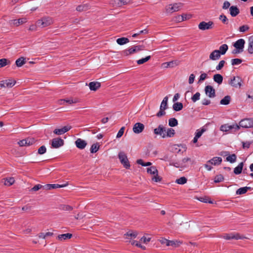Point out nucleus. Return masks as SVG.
<instances>
[{
    "mask_svg": "<svg viewBox=\"0 0 253 253\" xmlns=\"http://www.w3.org/2000/svg\"><path fill=\"white\" fill-rule=\"evenodd\" d=\"M118 158L120 161L121 163L123 165L124 168H125L126 169H129L130 166L129 162L126 155L124 152H120L118 154Z\"/></svg>",
    "mask_w": 253,
    "mask_h": 253,
    "instance_id": "1",
    "label": "nucleus"
},
{
    "mask_svg": "<svg viewBox=\"0 0 253 253\" xmlns=\"http://www.w3.org/2000/svg\"><path fill=\"white\" fill-rule=\"evenodd\" d=\"M52 23L51 18L49 17H44L40 19L37 22V25L39 27L44 28L49 26Z\"/></svg>",
    "mask_w": 253,
    "mask_h": 253,
    "instance_id": "2",
    "label": "nucleus"
},
{
    "mask_svg": "<svg viewBox=\"0 0 253 253\" xmlns=\"http://www.w3.org/2000/svg\"><path fill=\"white\" fill-rule=\"evenodd\" d=\"M240 127L243 128H251L253 127V118H245L241 120L239 122Z\"/></svg>",
    "mask_w": 253,
    "mask_h": 253,
    "instance_id": "3",
    "label": "nucleus"
},
{
    "mask_svg": "<svg viewBox=\"0 0 253 253\" xmlns=\"http://www.w3.org/2000/svg\"><path fill=\"white\" fill-rule=\"evenodd\" d=\"M242 80L239 76H234L228 81V84L235 88H240L241 86Z\"/></svg>",
    "mask_w": 253,
    "mask_h": 253,
    "instance_id": "4",
    "label": "nucleus"
},
{
    "mask_svg": "<svg viewBox=\"0 0 253 253\" xmlns=\"http://www.w3.org/2000/svg\"><path fill=\"white\" fill-rule=\"evenodd\" d=\"M214 23L212 21H210L208 22L202 21L198 25V28L201 30H207L212 29Z\"/></svg>",
    "mask_w": 253,
    "mask_h": 253,
    "instance_id": "5",
    "label": "nucleus"
},
{
    "mask_svg": "<svg viewBox=\"0 0 253 253\" xmlns=\"http://www.w3.org/2000/svg\"><path fill=\"white\" fill-rule=\"evenodd\" d=\"M64 140L60 137L55 138L51 140L50 144L51 148H58L64 145Z\"/></svg>",
    "mask_w": 253,
    "mask_h": 253,
    "instance_id": "6",
    "label": "nucleus"
},
{
    "mask_svg": "<svg viewBox=\"0 0 253 253\" xmlns=\"http://www.w3.org/2000/svg\"><path fill=\"white\" fill-rule=\"evenodd\" d=\"M144 48V45H136L134 47L129 48L128 50H126L124 51V54L126 55H128L129 54H133L136 52L143 50Z\"/></svg>",
    "mask_w": 253,
    "mask_h": 253,
    "instance_id": "7",
    "label": "nucleus"
},
{
    "mask_svg": "<svg viewBox=\"0 0 253 253\" xmlns=\"http://www.w3.org/2000/svg\"><path fill=\"white\" fill-rule=\"evenodd\" d=\"M205 92L206 94L210 98H213L215 96V90L212 86L210 85H208L205 87Z\"/></svg>",
    "mask_w": 253,
    "mask_h": 253,
    "instance_id": "8",
    "label": "nucleus"
},
{
    "mask_svg": "<svg viewBox=\"0 0 253 253\" xmlns=\"http://www.w3.org/2000/svg\"><path fill=\"white\" fill-rule=\"evenodd\" d=\"M166 132L165 127L162 125H160L158 127L154 129V133L156 135H160L162 138L166 137V134L164 133Z\"/></svg>",
    "mask_w": 253,
    "mask_h": 253,
    "instance_id": "9",
    "label": "nucleus"
},
{
    "mask_svg": "<svg viewBox=\"0 0 253 253\" xmlns=\"http://www.w3.org/2000/svg\"><path fill=\"white\" fill-rule=\"evenodd\" d=\"M238 130L239 129V126L237 124L233 125H228V124H224L221 126L220 130L222 131L227 132L232 129Z\"/></svg>",
    "mask_w": 253,
    "mask_h": 253,
    "instance_id": "10",
    "label": "nucleus"
},
{
    "mask_svg": "<svg viewBox=\"0 0 253 253\" xmlns=\"http://www.w3.org/2000/svg\"><path fill=\"white\" fill-rule=\"evenodd\" d=\"M67 185V183L64 184H47L43 186V189L45 190H51L53 189L64 187H66Z\"/></svg>",
    "mask_w": 253,
    "mask_h": 253,
    "instance_id": "11",
    "label": "nucleus"
},
{
    "mask_svg": "<svg viewBox=\"0 0 253 253\" xmlns=\"http://www.w3.org/2000/svg\"><path fill=\"white\" fill-rule=\"evenodd\" d=\"M144 127V125L143 124L136 123L134 125L132 130L134 133L139 134L143 131Z\"/></svg>",
    "mask_w": 253,
    "mask_h": 253,
    "instance_id": "12",
    "label": "nucleus"
},
{
    "mask_svg": "<svg viewBox=\"0 0 253 253\" xmlns=\"http://www.w3.org/2000/svg\"><path fill=\"white\" fill-rule=\"evenodd\" d=\"M245 44V40L243 39H240L234 43L233 46L235 48L238 49L239 50L243 52Z\"/></svg>",
    "mask_w": 253,
    "mask_h": 253,
    "instance_id": "13",
    "label": "nucleus"
},
{
    "mask_svg": "<svg viewBox=\"0 0 253 253\" xmlns=\"http://www.w3.org/2000/svg\"><path fill=\"white\" fill-rule=\"evenodd\" d=\"M223 238L226 240H231V239H242L245 238L244 237L241 236L239 233H236L235 234L231 233V234H226L223 236Z\"/></svg>",
    "mask_w": 253,
    "mask_h": 253,
    "instance_id": "14",
    "label": "nucleus"
},
{
    "mask_svg": "<svg viewBox=\"0 0 253 253\" xmlns=\"http://www.w3.org/2000/svg\"><path fill=\"white\" fill-rule=\"evenodd\" d=\"M71 127V126H65L61 128H56L54 130L53 133L56 135H61L68 131Z\"/></svg>",
    "mask_w": 253,
    "mask_h": 253,
    "instance_id": "15",
    "label": "nucleus"
},
{
    "mask_svg": "<svg viewBox=\"0 0 253 253\" xmlns=\"http://www.w3.org/2000/svg\"><path fill=\"white\" fill-rule=\"evenodd\" d=\"M75 144L79 149H83L87 145V142L81 138H78L75 141Z\"/></svg>",
    "mask_w": 253,
    "mask_h": 253,
    "instance_id": "16",
    "label": "nucleus"
},
{
    "mask_svg": "<svg viewBox=\"0 0 253 253\" xmlns=\"http://www.w3.org/2000/svg\"><path fill=\"white\" fill-rule=\"evenodd\" d=\"M230 14L232 17H236L240 13V9L237 6L232 5L229 7Z\"/></svg>",
    "mask_w": 253,
    "mask_h": 253,
    "instance_id": "17",
    "label": "nucleus"
},
{
    "mask_svg": "<svg viewBox=\"0 0 253 253\" xmlns=\"http://www.w3.org/2000/svg\"><path fill=\"white\" fill-rule=\"evenodd\" d=\"M221 54L218 50H214L211 53L209 56L210 59L216 60L220 58Z\"/></svg>",
    "mask_w": 253,
    "mask_h": 253,
    "instance_id": "18",
    "label": "nucleus"
},
{
    "mask_svg": "<svg viewBox=\"0 0 253 253\" xmlns=\"http://www.w3.org/2000/svg\"><path fill=\"white\" fill-rule=\"evenodd\" d=\"M222 159L221 157H215L212 159L209 160L207 162V163H210L211 165H213L214 166L219 165L222 162Z\"/></svg>",
    "mask_w": 253,
    "mask_h": 253,
    "instance_id": "19",
    "label": "nucleus"
},
{
    "mask_svg": "<svg viewBox=\"0 0 253 253\" xmlns=\"http://www.w3.org/2000/svg\"><path fill=\"white\" fill-rule=\"evenodd\" d=\"M89 89L92 91H96L101 86V83L98 82H91L89 83Z\"/></svg>",
    "mask_w": 253,
    "mask_h": 253,
    "instance_id": "20",
    "label": "nucleus"
},
{
    "mask_svg": "<svg viewBox=\"0 0 253 253\" xmlns=\"http://www.w3.org/2000/svg\"><path fill=\"white\" fill-rule=\"evenodd\" d=\"M247 50L249 54H253V35L249 37Z\"/></svg>",
    "mask_w": 253,
    "mask_h": 253,
    "instance_id": "21",
    "label": "nucleus"
},
{
    "mask_svg": "<svg viewBox=\"0 0 253 253\" xmlns=\"http://www.w3.org/2000/svg\"><path fill=\"white\" fill-rule=\"evenodd\" d=\"M213 80L214 82L219 85L222 83L223 78L221 75L219 74H216L213 75Z\"/></svg>",
    "mask_w": 253,
    "mask_h": 253,
    "instance_id": "22",
    "label": "nucleus"
},
{
    "mask_svg": "<svg viewBox=\"0 0 253 253\" xmlns=\"http://www.w3.org/2000/svg\"><path fill=\"white\" fill-rule=\"evenodd\" d=\"M89 8H90L89 4L88 3H85V4H83L78 5L76 8V10L78 11L82 12V11L87 10L88 9H89Z\"/></svg>",
    "mask_w": 253,
    "mask_h": 253,
    "instance_id": "23",
    "label": "nucleus"
},
{
    "mask_svg": "<svg viewBox=\"0 0 253 253\" xmlns=\"http://www.w3.org/2000/svg\"><path fill=\"white\" fill-rule=\"evenodd\" d=\"M243 166H244V163L241 162L240 163L238 166H237L236 168L234 169V173L238 175L242 173V170L243 169Z\"/></svg>",
    "mask_w": 253,
    "mask_h": 253,
    "instance_id": "24",
    "label": "nucleus"
},
{
    "mask_svg": "<svg viewBox=\"0 0 253 253\" xmlns=\"http://www.w3.org/2000/svg\"><path fill=\"white\" fill-rule=\"evenodd\" d=\"M59 208L60 210L67 212H70L73 210V207L65 204L60 205Z\"/></svg>",
    "mask_w": 253,
    "mask_h": 253,
    "instance_id": "25",
    "label": "nucleus"
},
{
    "mask_svg": "<svg viewBox=\"0 0 253 253\" xmlns=\"http://www.w3.org/2000/svg\"><path fill=\"white\" fill-rule=\"evenodd\" d=\"M5 87L10 88L16 84V81L13 79H7L4 80Z\"/></svg>",
    "mask_w": 253,
    "mask_h": 253,
    "instance_id": "26",
    "label": "nucleus"
},
{
    "mask_svg": "<svg viewBox=\"0 0 253 253\" xmlns=\"http://www.w3.org/2000/svg\"><path fill=\"white\" fill-rule=\"evenodd\" d=\"M73 235L71 233H66L59 235L57 236V239L60 241L65 240L66 239H71Z\"/></svg>",
    "mask_w": 253,
    "mask_h": 253,
    "instance_id": "27",
    "label": "nucleus"
},
{
    "mask_svg": "<svg viewBox=\"0 0 253 253\" xmlns=\"http://www.w3.org/2000/svg\"><path fill=\"white\" fill-rule=\"evenodd\" d=\"M27 22V19L26 18H19L18 19H15L13 21V23L16 26H18L21 24H22Z\"/></svg>",
    "mask_w": 253,
    "mask_h": 253,
    "instance_id": "28",
    "label": "nucleus"
},
{
    "mask_svg": "<svg viewBox=\"0 0 253 253\" xmlns=\"http://www.w3.org/2000/svg\"><path fill=\"white\" fill-rule=\"evenodd\" d=\"M183 107V104L181 102L174 103L172 106L173 109L176 112L181 110Z\"/></svg>",
    "mask_w": 253,
    "mask_h": 253,
    "instance_id": "29",
    "label": "nucleus"
},
{
    "mask_svg": "<svg viewBox=\"0 0 253 253\" xmlns=\"http://www.w3.org/2000/svg\"><path fill=\"white\" fill-rule=\"evenodd\" d=\"M166 242L167 243V246H172L175 247L179 246V245L181 243L180 242L172 240H166Z\"/></svg>",
    "mask_w": 253,
    "mask_h": 253,
    "instance_id": "30",
    "label": "nucleus"
},
{
    "mask_svg": "<svg viewBox=\"0 0 253 253\" xmlns=\"http://www.w3.org/2000/svg\"><path fill=\"white\" fill-rule=\"evenodd\" d=\"M230 101L231 97L229 95H227L220 100V103L221 105H227L230 103Z\"/></svg>",
    "mask_w": 253,
    "mask_h": 253,
    "instance_id": "31",
    "label": "nucleus"
},
{
    "mask_svg": "<svg viewBox=\"0 0 253 253\" xmlns=\"http://www.w3.org/2000/svg\"><path fill=\"white\" fill-rule=\"evenodd\" d=\"M25 60V58L21 57L16 60L15 64L18 67H21L26 63Z\"/></svg>",
    "mask_w": 253,
    "mask_h": 253,
    "instance_id": "32",
    "label": "nucleus"
},
{
    "mask_svg": "<svg viewBox=\"0 0 253 253\" xmlns=\"http://www.w3.org/2000/svg\"><path fill=\"white\" fill-rule=\"evenodd\" d=\"M228 49V46L226 44H223L219 47L218 50L221 55H224Z\"/></svg>",
    "mask_w": 253,
    "mask_h": 253,
    "instance_id": "33",
    "label": "nucleus"
},
{
    "mask_svg": "<svg viewBox=\"0 0 253 253\" xmlns=\"http://www.w3.org/2000/svg\"><path fill=\"white\" fill-rule=\"evenodd\" d=\"M129 42V40L127 38L122 37L117 40V42L119 45H124Z\"/></svg>",
    "mask_w": 253,
    "mask_h": 253,
    "instance_id": "34",
    "label": "nucleus"
},
{
    "mask_svg": "<svg viewBox=\"0 0 253 253\" xmlns=\"http://www.w3.org/2000/svg\"><path fill=\"white\" fill-rule=\"evenodd\" d=\"M237 160V156L235 154H232L231 155H229L226 157V160L227 162H230V163H234Z\"/></svg>",
    "mask_w": 253,
    "mask_h": 253,
    "instance_id": "35",
    "label": "nucleus"
},
{
    "mask_svg": "<svg viewBox=\"0 0 253 253\" xmlns=\"http://www.w3.org/2000/svg\"><path fill=\"white\" fill-rule=\"evenodd\" d=\"M147 171L148 173L155 175L156 173H158V171L155 166H152L147 169Z\"/></svg>",
    "mask_w": 253,
    "mask_h": 253,
    "instance_id": "36",
    "label": "nucleus"
},
{
    "mask_svg": "<svg viewBox=\"0 0 253 253\" xmlns=\"http://www.w3.org/2000/svg\"><path fill=\"white\" fill-rule=\"evenodd\" d=\"M130 0H116L115 2L117 3L118 6H122L128 4Z\"/></svg>",
    "mask_w": 253,
    "mask_h": 253,
    "instance_id": "37",
    "label": "nucleus"
},
{
    "mask_svg": "<svg viewBox=\"0 0 253 253\" xmlns=\"http://www.w3.org/2000/svg\"><path fill=\"white\" fill-rule=\"evenodd\" d=\"M15 180L13 177H8L4 179V184L7 186H10L14 183Z\"/></svg>",
    "mask_w": 253,
    "mask_h": 253,
    "instance_id": "38",
    "label": "nucleus"
},
{
    "mask_svg": "<svg viewBox=\"0 0 253 253\" xmlns=\"http://www.w3.org/2000/svg\"><path fill=\"white\" fill-rule=\"evenodd\" d=\"M178 125L177 120L174 118H170L169 120V125L171 127H174Z\"/></svg>",
    "mask_w": 253,
    "mask_h": 253,
    "instance_id": "39",
    "label": "nucleus"
},
{
    "mask_svg": "<svg viewBox=\"0 0 253 253\" xmlns=\"http://www.w3.org/2000/svg\"><path fill=\"white\" fill-rule=\"evenodd\" d=\"M99 148V145L98 143L93 144L90 147V153H96Z\"/></svg>",
    "mask_w": 253,
    "mask_h": 253,
    "instance_id": "40",
    "label": "nucleus"
},
{
    "mask_svg": "<svg viewBox=\"0 0 253 253\" xmlns=\"http://www.w3.org/2000/svg\"><path fill=\"white\" fill-rule=\"evenodd\" d=\"M182 165H183V167H186L187 166V165L186 164L187 163H190L191 164L193 163L192 161L191 160V158H184L182 159L181 162Z\"/></svg>",
    "mask_w": 253,
    "mask_h": 253,
    "instance_id": "41",
    "label": "nucleus"
},
{
    "mask_svg": "<svg viewBox=\"0 0 253 253\" xmlns=\"http://www.w3.org/2000/svg\"><path fill=\"white\" fill-rule=\"evenodd\" d=\"M166 133H167V134H166V137H172L175 134V131L173 128H169L167 129Z\"/></svg>",
    "mask_w": 253,
    "mask_h": 253,
    "instance_id": "42",
    "label": "nucleus"
},
{
    "mask_svg": "<svg viewBox=\"0 0 253 253\" xmlns=\"http://www.w3.org/2000/svg\"><path fill=\"white\" fill-rule=\"evenodd\" d=\"M151 59V56H147L145 58H142L140 59H139L137 61V63L138 65L142 64L146 62H147L149 60Z\"/></svg>",
    "mask_w": 253,
    "mask_h": 253,
    "instance_id": "43",
    "label": "nucleus"
},
{
    "mask_svg": "<svg viewBox=\"0 0 253 253\" xmlns=\"http://www.w3.org/2000/svg\"><path fill=\"white\" fill-rule=\"evenodd\" d=\"M224 180V177L222 174H218L216 175L214 178L215 183H219Z\"/></svg>",
    "mask_w": 253,
    "mask_h": 253,
    "instance_id": "44",
    "label": "nucleus"
},
{
    "mask_svg": "<svg viewBox=\"0 0 253 253\" xmlns=\"http://www.w3.org/2000/svg\"><path fill=\"white\" fill-rule=\"evenodd\" d=\"M168 97L167 96L163 99L161 103L160 108H163V107H164L165 109H167L168 108Z\"/></svg>",
    "mask_w": 253,
    "mask_h": 253,
    "instance_id": "45",
    "label": "nucleus"
},
{
    "mask_svg": "<svg viewBox=\"0 0 253 253\" xmlns=\"http://www.w3.org/2000/svg\"><path fill=\"white\" fill-rule=\"evenodd\" d=\"M187 179L186 177L183 176L176 180V182L179 184H184L187 182Z\"/></svg>",
    "mask_w": 253,
    "mask_h": 253,
    "instance_id": "46",
    "label": "nucleus"
},
{
    "mask_svg": "<svg viewBox=\"0 0 253 253\" xmlns=\"http://www.w3.org/2000/svg\"><path fill=\"white\" fill-rule=\"evenodd\" d=\"M26 139V146H30L36 142V140L33 137H28Z\"/></svg>",
    "mask_w": 253,
    "mask_h": 253,
    "instance_id": "47",
    "label": "nucleus"
},
{
    "mask_svg": "<svg viewBox=\"0 0 253 253\" xmlns=\"http://www.w3.org/2000/svg\"><path fill=\"white\" fill-rule=\"evenodd\" d=\"M219 19L222 21L224 24H228V20L226 16L224 14H221L219 16Z\"/></svg>",
    "mask_w": 253,
    "mask_h": 253,
    "instance_id": "48",
    "label": "nucleus"
},
{
    "mask_svg": "<svg viewBox=\"0 0 253 253\" xmlns=\"http://www.w3.org/2000/svg\"><path fill=\"white\" fill-rule=\"evenodd\" d=\"M242 62V60L239 58H234L231 60V64L233 66L241 64Z\"/></svg>",
    "mask_w": 253,
    "mask_h": 253,
    "instance_id": "49",
    "label": "nucleus"
},
{
    "mask_svg": "<svg viewBox=\"0 0 253 253\" xmlns=\"http://www.w3.org/2000/svg\"><path fill=\"white\" fill-rule=\"evenodd\" d=\"M46 152V148L45 146L42 145L38 150V153L40 155H42Z\"/></svg>",
    "mask_w": 253,
    "mask_h": 253,
    "instance_id": "50",
    "label": "nucleus"
},
{
    "mask_svg": "<svg viewBox=\"0 0 253 253\" xmlns=\"http://www.w3.org/2000/svg\"><path fill=\"white\" fill-rule=\"evenodd\" d=\"M200 92H197L192 96L191 99L193 102H195L200 99Z\"/></svg>",
    "mask_w": 253,
    "mask_h": 253,
    "instance_id": "51",
    "label": "nucleus"
},
{
    "mask_svg": "<svg viewBox=\"0 0 253 253\" xmlns=\"http://www.w3.org/2000/svg\"><path fill=\"white\" fill-rule=\"evenodd\" d=\"M206 131V129L204 127L201 128L200 130H197V132L195 133V136L200 138L202 135V134Z\"/></svg>",
    "mask_w": 253,
    "mask_h": 253,
    "instance_id": "52",
    "label": "nucleus"
},
{
    "mask_svg": "<svg viewBox=\"0 0 253 253\" xmlns=\"http://www.w3.org/2000/svg\"><path fill=\"white\" fill-rule=\"evenodd\" d=\"M172 6L173 7V9L174 12L177 11L181 8V6H182V4L181 3H175L173 4H172Z\"/></svg>",
    "mask_w": 253,
    "mask_h": 253,
    "instance_id": "53",
    "label": "nucleus"
},
{
    "mask_svg": "<svg viewBox=\"0 0 253 253\" xmlns=\"http://www.w3.org/2000/svg\"><path fill=\"white\" fill-rule=\"evenodd\" d=\"M246 192V189H245V187H243L237 189V190L236 192V195H242L245 194Z\"/></svg>",
    "mask_w": 253,
    "mask_h": 253,
    "instance_id": "54",
    "label": "nucleus"
},
{
    "mask_svg": "<svg viewBox=\"0 0 253 253\" xmlns=\"http://www.w3.org/2000/svg\"><path fill=\"white\" fill-rule=\"evenodd\" d=\"M165 108L164 107H163V108H160V111L157 113L156 116L158 117H161L166 114V112L165 111Z\"/></svg>",
    "mask_w": 253,
    "mask_h": 253,
    "instance_id": "55",
    "label": "nucleus"
},
{
    "mask_svg": "<svg viewBox=\"0 0 253 253\" xmlns=\"http://www.w3.org/2000/svg\"><path fill=\"white\" fill-rule=\"evenodd\" d=\"M164 64H167V67H174L178 65L176 61H171L165 63Z\"/></svg>",
    "mask_w": 253,
    "mask_h": 253,
    "instance_id": "56",
    "label": "nucleus"
},
{
    "mask_svg": "<svg viewBox=\"0 0 253 253\" xmlns=\"http://www.w3.org/2000/svg\"><path fill=\"white\" fill-rule=\"evenodd\" d=\"M208 78V75L206 73H202L200 76V78L199 79L198 83H202L203 81H204L206 79Z\"/></svg>",
    "mask_w": 253,
    "mask_h": 253,
    "instance_id": "57",
    "label": "nucleus"
},
{
    "mask_svg": "<svg viewBox=\"0 0 253 253\" xmlns=\"http://www.w3.org/2000/svg\"><path fill=\"white\" fill-rule=\"evenodd\" d=\"M152 179L156 182H158L161 181L162 178L158 175V173H156Z\"/></svg>",
    "mask_w": 253,
    "mask_h": 253,
    "instance_id": "58",
    "label": "nucleus"
},
{
    "mask_svg": "<svg viewBox=\"0 0 253 253\" xmlns=\"http://www.w3.org/2000/svg\"><path fill=\"white\" fill-rule=\"evenodd\" d=\"M225 61L224 60H221L219 64L216 66L217 70H220L224 66Z\"/></svg>",
    "mask_w": 253,
    "mask_h": 253,
    "instance_id": "59",
    "label": "nucleus"
},
{
    "mask_svg": "<svg viewBox=\"0 0 253 253\" xmlns=\"http://www.w3.org/2000/svg\"><path fill=\"white\" fill-rule=\"evenodd\" d=\"M8 60L5 58L0 59V68L3 67L7 64Z\"/></svg>",
    "mask_w": 253,
    "mask_h": 253,
    "instance_id": "60",
    "label": "nucleus"
},
{
    "mask_svg": "<svg viewBox=\"0 0 253 253\" xmlns=\"http://www.w3.org/2000/svg\"><path fill=\"white\" fill-rule=\"evenodd\" d=\"M125 127L124 126H123L121 128V129L119 130L117 134V138H120L122 137V136L123 135L124 133Z\"/></svg>",
    "mask_w": 253,
    "mask_h": 253,
    "instance_id": "61",
    "label": "nucleus"
},
{
    "mask_svg": "<svg viewBox=\"0 0 253 253\" xmlns=\"http://www.w3.org/2000/svg\"><path fill=\"white\" fill-rule=\"evenodd\" d=\"M43 185H41V184H37L36 185H35L32 189H31V190L32 191H38L39 190H40V189L41 188H43Z\"/></svg>",
    "mask_w": 253,
    "mask_h": 253,
    "instance_id": "62",
    "label": "nucleus"
},
{
    "mask_svg": "<svg viewBox=\"0 0 253 253\" xmlns=\"http://www.w3.org/2000/svg\"><path fill=\"white\" fill-rule=\"evenodd\" d=\"M249 29V27L248 25H245L241 26L239 28V31L241 32H245Z\"/></svg>",
    "mask_w": 253,
    "mask_h": 253,
    "instance_id": "63",
    "label": "nucleus"
},
{
    "mask_svg": "<svg viewBox=\"0 0 253 253\" xmlns=\"http://www.w3.org/2000/svg\"><path fill=\"white\" fill-rule=\"evenodd\" d=\"M166 11L168 13H172V12H174L173 7L172 6V4H169L167 7Z\"/></svg>",
    "mask_w": 253,
    "mask_h": 253,
    "instance_id": "64",
    "label": "nucleus"
}]
</instances>
